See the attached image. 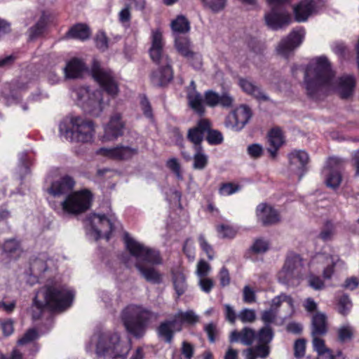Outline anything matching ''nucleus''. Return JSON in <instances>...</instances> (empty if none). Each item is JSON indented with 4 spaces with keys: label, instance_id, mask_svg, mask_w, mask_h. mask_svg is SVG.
I'll return each instance as SVG.
<instances>
[{
    "label": "nucleus",
    "instance_id": "f257e3e1",
    "mask_svg": "<svg viewBox=\"0 0 359 359\" xmlns=\"http://www.w3.org/2000/svg\"><path fill=\"white\" fill-rule=\"evenodd\" d=\"M334 72L327 58L321 56L316 60L314 64L307 65L304 81L307 96L313 100H319L322 88L332 83Z\"/></svg>",
    "mask_w": 359,
    "mask_h": 359
},
{
    "label": "nucleus",
    "instance_id": "f03ea898",
    "mask_svg": "<svg viewBox=\"0 0 359 359\" xmlns=\"http://www.w3.org/2000/svg\"><path fill=\"white\" fill-rule=\"evenodd\" d=\"M154 313L140 305H131L123 310L122 322L126 332L135 339L142 338L154 317Z\"/></svg>",
    "mask_w": 359,
    "mask_h": 359
},
{
    "label": "nucleus",
    "instance_id": "7ed1b4c3",
    "mask_svg": "<svg viewBox=\"0 0 359 359\" xmlns=\"http://www.w3.org/2000/svg\"><path fill=\"white\" fill-rule=\"evenodd\" d=\"M59 129L67 140L75 142H92L95 135L93 121L78 116L71 117L69 121H62Z\"/></svg>",
    "mask_w": 359,
    "mask_h": 359
},
{
    "label": "nucleus",
    "instance_id": "20e7f679",
    "mask_svg": "<svg viewBox=\"0 0 359 359\" xmlns=\"http://www.w3.org/2000/svg\"><path fill=\"white\" fill-rule=\"evenodd\" d=\"M43 290V304L50 311H63L72 303L74 294L64 286L47 285Z\"/></svg>",
    "mask_w": 359,
    "mask_h": 359
},
{
    "label": "nucleus",
    "instance_id": "39448f33",
    "mask_svg": "<svg viewBox=\"0 0 359 359\" xmlns=\"http://www.w3.org/2000/svg\"><path fill=\"white\" fill-rule=\"evenodd\" d=\"M95 353L98 356H108L113 359H124L127 354L123 350L120 335L112 332H105L99 335Z\"/></svg>",
    "mask_w": 359,
    "mask_h": 359
},
{
    "label": "nucleus",
    "instance_id": "423d86ee",
    "mask_svg": "<svg viewBox=\"0 0 359 359\" xmlns=\"http://www.w3.org/2000/svg\"><path fill=\"white\" fill-rule=\"evenodd\" d=\"M93 201V194L87 189L72 192L61 203L62 211L70 215H78L90 209Z\"/></svg>",
    "mask_w": 359,
    "mask_h": 359
},
{
    "label": "nucleus",
    "instance_id": "0eeeda50",
    "mask_svg": "<svg viewBox=\"0 0 359 359\" xmlns=\"http://www.w3.org/2000/svg\"><path fill=\"white\" fill-rule=\"evenodd\" d=\"M123 241L126 250L131 256L135 257L137 260L143 262L160 264L162 259L158 250L144 246L135 239L131 238L128 232L123 234Z\"/></svg>",
    "mask_w": 359,
    "mask_h": 359
},
{
    "label": "nucleus",
    "instance_id": "6e6552de",
    "mask_svg": "<svg viewBox=\"0 0 359 359\" xmlns=\"http://www.w3.org/2000/svg\"><path fill=\"white\" fill-rule=\"evenodd\" d=\"M303 268L302 257L292 252L288 253L281 270L278 273L279 281L287 285H294L295 281L302 278Z\"/></svg>",
    "mask_w": 359,
    "mask_h": 359
},
{
    "label": "nucleus",
    "instance_id": "1a4fd4ad",
    "mask_svg": "<svg viewBox=\"0 0 359 359\" xmlns=\"http://www.w3.org/2000/svg\"><path fill=\"white\" fill-rule=\"evenodd\" d=\"M90 72L94 80L107 95L112 97L118 95L119 93L118 83L111 69L102 68L100 62L94 60Z\"/></svg>",
    "mask_w": 359,
    "mask_h": 359
},
{
    "label": "nucleus",
    "instance_id": "9d476101",
    "mask_svg": "<svg viewBox=\"0 0 359 359\" xmlns=\"http://www.w3.org/2000/svg\"><path fill=\"white\" fill-rule=\"evenodd\" d=\"M174 46L179 55L186 58L193 68L198 69L202 67V57L193 50V44L189 36H175Z\"/></svg>",
    "mask_w": 359,
    "mask_h": 359
},
{
    "label": "nucleus",
    "instance_id": "9b49d317",
    "mask_svg": "<svg viewBox=\"0 0 359 359\" xmlns=\"http://www.w3.org/2000/svg\"><path fill=\"white\" fill-rule=\"evenodd\" d=\"M270 10L264 15L266 26L273 31L287 27L292 22V15L286 7L269 6Z\"/></svg>",
    "mask_w": 359,
    "mask_h": 359
},
{
    "label": "nucleus",
    "instance_id": "f8f14e48",
    "mask_svg": "<svg viewBox=\"0 0 359 359\" xmlns=\"http://www.w3.org/2000/svg\"><path fill=\"white\" fill-rule=\"evenodd\" d=\"M252 116V111L247 104H241L226 118V124L236 131L241 130Z\"/></svg>",
    "mask_w": 359,
    "mask_h": 359
},
{
    "label": "nucleus",
    "instance_id": "ddd939ff",
    "mask_svg": "<svg viewBox=\"0 0 359 359\" xmlns=\"http://www.w3.org/2000/svg\"><path fill=\"white\" fill-rule=\"evenodd\" d=\"M138 151L137 147L118 145L113 148L101 147L96 154L113 160L128 161L137 155Z\"/></svg>",
    "mask_w": 359,
    "mask_h": 359
},
{
    "label": "nucleus",
    "instance_id": "4468645a",
    "mask_svg": "<svg viewBox=\"0 0 359 359\" xmlns=\"http://www.w3.org/2000/svg\"><path fill=\"white\" fill-rule=\"evenodd\" d=\"M342 165L341 161L337 158H330L328 165L324 170L325 182L327 187L337 189L342 181Z\"/></svg>",
    "mask_w": 359,
    "mask_h": 359
},
{
    "label": "nucleus",
    "instance_id": "2eb2a0df",
    "mask_svg": "<svg viewBox=\"0 0 359 359\" xmlns=\"http://www.w3.org/2000/svg\"><path fill=\"white\" fill-rule=\"evenodd\" d=\"M204 102L205 105L210 108H215L220 106L222 108H231L234 103V98L227 92H224L219 95L218 93L208 90L204 93Z\"/></svg>",
    "mask_w": 359,
    "mask_h": 359
},
{
    "label": "nucleus",
    "instance_id": "dca6fc26",
    "mask_svg": "<svg viewBox=\"0 0 359 359\" xmlns=\"http://www.w3.org/2000/svg\"><path fill=\"white\" fill-rule=\"evenodd\" d=\"M91 228L96 233V240L101 238L104 234V238L109 241L114 230V224L105 215L94 214Z\"/></svg>",
    "mask_w": 359,
    "mask_h": 359
},
{
    "label": "nucleus",
    "instance_id": "f3484780",
    "mask_svg": "<svg viewBox=\"0 0 359 359\" xmlns=\"http://www.w3.org/2000/svg\"><path fill=\"white\" fill-rule=\"evenodd\" d=\"M304 34V29L292 31L286 38L283 39L280 42L277 48L278 53L284 57H287L290 52L300 46L303 41Z\"/></svg>",
    "mask_w": 359,
    "mask_h": 359
},
{
    "label": "nucleus",
    "instance_id": "a211bd4d",
    "mask_svg": "<svg viewBox=\"0 0 359 359\" xmlns=\"http://www.w3.org/2000/svg\"><path fill=\"white\" fill-rule=\"evenodd\" d=\"M124 128L125 123L122 120V115L115 113L104 126L103 138L107 141L116 140L123 135Z\"/></svg>",
    "mask_w": 359,
    "mask_h": 359
},
{
    "label": "nucleus",
    "instance_id": "6ab92c4d",
    "mask_svg": "<svg viewBox=\"0 0 359 359\" xmlns=\"http://www.w3.org/2000/svg\"><path fill=\"white\" fill-rule=\"evenodd\" d=\"M256 216L264 226L276 224L280 221V215L277 210L265 203L257 206Z\"/></svg>",
    "mask_w": 359,
    "mask_h": 359
},
{
    "label": "nucleus",
    "instance_id": "aec40b11",
    "mask_svg": "<svg viewBox=\"0 0 359 359\" xmlns=\"http://www.w3.org/2000/svg\"><path fill=\"white\" fill-rule=\"evenodd\" d=\"M212 126L211 122L208 118H201L196 126L189 129L187 139L194 144V147L202 146L201 143L207 131Z\"/></svg>",
    "mask_w": 359,
    "mask_h": 359
},
{
    "label": "nucleus",
    "instance_id": "412c9836",
    "mask_svg": "<svg viewBox=\"0 0 359 359\" xmlns=\"http://www.w3.org/2000/svg\"><path fill=\"white\" fill-rule=\"evenodd\" d=\"M187 98L189 107L199 116H203L205 108L203 104V97L196 90V85L194 81L190 82L187 90Z\"/></svg>",
    "mask_w": 359,
    "mask_h": 359
},
{
    "label": "nucleus",
    "instance_id": "4be33fe9",
    "mask_svg": "<svg viewBox=\"0 0 359 359\" xmlns=\"http://www.w3.org/2000/svg\"><path fill=\"white\" fill-rule=\"evenodd\" d=\"M164 42L163 34L159 29L152 31L151 46L149 50L151 60L156 65H160L163 57Z\"/></svg>",
    "mask_w": 359,
    "mask_h": 359
},
{
    "label": "nucleus",
    "instance_id": "5701e85b",
    "mask_svg": "<svg viewBox=\"0 0 359 359\" xmlns=\"http://www.w3.org/2000/svg\"><path fill=\"white\" fill-rule=\"evenodd\" d=\"M75 185L74 178L68 175L60 177L52 182L49 192L53 196H60L72 193Z\"/></svg>",
    "mask_w": 359,
    "mask_h": 359
},
{
    "label": "nucleus",
    "instance_id": "b1692460",
    "mask_svg": "<svg viewBox=\"0 0 359 359\" xmlns=\"http://www.w3.org/2000/svg\"><path fill=\"white\" fill-rule=\"evenodd\" d=\"M173 79V70L169 62L165 66L159 67L151 74L152 83L158 87L166 86Z\"/></svg>",
    "mask_w": 359,
    "mask_h": 359
},
{
    "label": "nucleus",
    "instance_id": "393cba45",
    "mask_svg": "<svg viewBox=\"0 0 359 359\" xmlns=\"http://www.w3.org/2000/svg\"><path fill=\"white\" fill-rule=\"evenodd\" d=\"M177 319L165 320L161 322L156 328L158 337L165 343L171 344L175 334L177 331Z\"/></svg>",
    "mask_w": 359,
    "mask_h": 359
},
{
    "label": "nucleus",
    "instance_id": "a878e982",
    "mask_svg": "<svg viewBox=\"0 0 359 359\" xmlns=\"http://www.w3.org/2000/svg\"><path fill=\"white\" fill-rule=\"evenodd\" d=\"M238 86L241 90L248 95L252 96L258 101L267 102L269 97L266 95L262 88L255 85L248 79L241 77L238 79Z\"/></svg>",
    "mask_w": 359,
    "mask_h": 359
},
{
    "label": "nucleus",
    "instance_id": "bb28decb",
    "mask_svg": "<svg viewBox=\"0 0 359 359\" xmlns=\"http://www.w3.org/2000/svg\"><path fill=\"white\" fill-rule=\"evenodd\" d=\"M88 69L86 63L77 57L69 60L64 68V74L67 79H74L81 78Z\"/></svg>",
    "mask_w": 359,
    "mask_h": 359
},
{
    "label": "nucleus",
    "instance_id": "cd10ccee",
    "mask_svg": "<svg viewBox=\"0 0 359 359\" xmlns=\"http://www.w3.org/2000/svg\"><path fill=\"white\" fill-rule=\"evenodd\" d=\"M315 9L316 4L313 0L300 1L293 8L294 20L297 22H306Z\"/></svg>",
    "mask_w": 359,
    "mask_h": 359
},
{
    "label": "nucleus",
    "instance_id": "c85d7f7f",
    "mask_svg": "<svg viewBox=\"0 0 359 359\" xmlns=\"http://www.w3.org/2000/svg\"><path fill=\"white\" fill-rule=\"evenodd\" d=\"M256 339V332L248 327H243L241 331L233 330L229 337L231 343L240 341L245 346H251Z\"/></svg>",
    "mask_w": 359,
    "mask_h": 359
},
{
    "label": "nucleus",
    "instance_id": "c756f323",
    "mask_svg": "<svg viewBox=\"0 0 359 359\" xmlns=\"http://www.w3.org/2000/svg\"><path fill=\"white\" fill-rule=\"evenodd\" d=\"M51 20V15L42 11L38 21L29 29V38L34 39L43 35Z\"/></svg>",
    "mask_w": 359,
    "mask_h": 359
},
{
    "label": "nucleus",
    "instance_id": "7c9ffc66",
    "mask_svg": "<svg viewBox=\"0 0 359 359\" xmlns=\"http://www.w3.org/2000/svg\"><path fill=\"white\" fill-rule=\"evenodd\" d=\"M327 316L325 313L317 312L311 319L312 336H323L327 332Z\"/></svg>",
    "mask_w": 359,
    "mask_h": 359
},
{
    "label": "nucleus",
    "instance_id": "2f4dec72",
    "mask_svg": "<svg viewBox=\"0 0 359 359\" xmlns=\"http://www.w3.org/2000/svg\"><path fill=\"white\" fill-rule=\"evenodd\" d=\"M288 158L290 164H296L299 163L298 169L299 170V180L307 171L306 165L309 163V154L304 151H294L288 155Z\"/></svg>",
    "mask_w": 359,
    "mask_h": 359
},
{
    "label": "nucleus",
    "instance_id": "473e14b6",
    "mask_svg": "<svg viewBox=\"0 0 359 359\" xmlns=\"http://www.w3.org/2000/svg\"><path fill=\"white\" fill-rule=\"evenodd\" d=\"M355 80L353 76H341L339 79V93L341 99H348L353 95Z\"/></svg>",
    "mask_w": 359,
    "mask_h": 359
},
{
    "label": "nucleus",
    "instance_id": "72a5a7b5",
    "mask_svg": "<svg viewBox=\"0 0 359 359\" xmlns=\"http://www.w3.org/2000/svg\"><path fill=\"white\" fill-rule=\"evenodd\" d=\"M135 266L147 282L153 284H160L162 282V275L154 268L146 267L140 262H137Z\"/></svg>",
    "mask_w": 359,
    "mask_h": 359
},
{
    "label": "nucleus",
    "instance_id": "f704fd0d",
    "mask_svg": "<svg viewBox=\"0 0 359 359\" xmlns=\"http://www.w3.org/2000/svg\"><path fill=\"white\" fill-rule=\"evenodd\" d=\"M89 27L83 23H77L72 26L65 34V38L85 41L90 36Z\"/></svg>",
    "mask_w": 359,
    "mask_h": 359
},
{
    "label": "nucleus",
    "instance_id": "c9c22d12",
    "mask_svg": "<svg viewBox=\"0 0 359 359\" xmlns=\"http://www.w3.org/2000/svg\"><path fill=\"white\" fill-rule=\"evenodd\" d=\"M2 248L4 253L10 259H16L22 253L20 243L15 238L5 241Z\"/></svg>",
    "mask_w": 359,
    "mask_h": 359
},
{
    "label": "nucleus",
    "instance_id": "e433bc0d",
    "mask_svg": "<svg viewBox=\"0 0 359 359\" xmlns=\"http://www.w3.org/2000/svg\"><path fill=\"white\" fill-rule=\"evenodd\" d=\"M173 319H177V331H182L184 324L195 325L199 320L198 316L191 310L185 312L180 311L174 316Z\"/></svg>",
    "mask_w": 359,
    "mask_h": 359
},
{
    "label": "nucleus",
    "instance_id": "4c0bfd02",
    "mask_svg": "<svg viewBox=\"0 0 359 359\" xmlns=\"http://www.w3.org/2000/svg\"><path fill=\"white\" fill-rule=\"evenodd\" d=\"M170 26L174 36L180 35V34H186L190 30V22L187 18L182 15H177L176 18L171 22Z\"/></svg>",
    "mask_w": 359,
    "mask_h": 359
},
{
    "label": "nucleus",
    "instance_id": "58836bf2",
    "mask_svg": "<svg viewBox=\"0 0 359 359\" xmlns=\"http://www.w3.org/2000/svg\"><path fill=\"white\" fill-rule=\"evenodd\" d=\"M268 142L271 147L280 148L285 143V137L280 127H274L268 133Z\"/></svg>",
    "mask_w": 359,
    "mask_h": 359
},
{
    "label": "nucleus",
    "instance_id": "ea45409f",
    "mask_svg": "<svg viewBox=\"0 0 359 359\" xmlns=\"http://www.w3.org/2000/svg\"><path fill=\"white\" fill-rule=\"evenodd\" d=\"M193 168L195 170H203L208 164V156L203 152L202 146L194 147Z\"/></svg>",
    "mask_w": 359,
    "mask_h": 359
},
{
    "label": "nucleus",
    "instance_id": "a19ab883",
    "mask_svg": "<svg viewBox=\"0 0 359 359\" xmlns=\"http://www.w3.org/2000/svg\"><path fill=\"white\" fill-rule=\"evenodd\" d=\"M274 337L273 329L269 325H265L258 332H256V339L258 344H268L272 341Z\"/></svg>",
    "mask_w": 359,
    "mask_h": 359
},
{
    "label": "nucleus",
    "instance_id": "79ce46f5",
    "mask_svg": "<svg viewBox=\"0 0 359 359\" xmlns=\"http://www.w3.org/2000/svg\"><path fill=\"white\" fill-rule=\"evenodd\" d=\"M337 310L338 312L346 316L350 312L352 308V302L347 294H342L337 298Z\"/></svg>",
    "mask_w": 359,
    "mask_h": 359
},
{
    "label": "nucleus",
    "instance_id": "37998d69",
    "mask_svg": "<svg viewBox=\"0 0 359 359\" xmlns=\"http://www.w3.org/2000/svg\"><path fill=\"white\" fill-rule=\"evenodd\" d=\"M173 286L177 294V299L183 295L187 288L186 278L183 274H178L173 277Z\"/></svg>",
    "mask_w": 359,
    "mask_h": 359
},
{
    "label": "nucleus",
    "instance_id": "c03bdc74",
    "mask_svg": "<svg viewBox=\"0 0 359 359\" xmlns=\"http://www.w3.org/2000/svg\"><path fill=\"white\" fill-rule=\"evenodd\" d=\"M283 302H286L291 309H294V301L292 297L290 295L283 293L275 297L272 299L271 309L276 312V311L280 306Z\"/></svg>",
    "mask_w": 359,
    "mask_h": 359
},
{
    "label": "nucleus",
    "instance_id": "a18cd8bd",
    "mask_svg": "<svg viewBox=\"0 0 359 359\" xmlns=\"http://www.w3.org/2000/svg\"><path fill=\"white\" fill-rule=\"evenodd\" d=\"M216 230L222 238L232 239L238 233V230L235 227L225 224L217 225Z\"/></svg>",
    "mask_w": 359,
    "mask_h": 359
},
{
    "label": "nucleus",
    "instance_id": "49530a36",
    "mask_svg": "<svg viewBox=\"0 0 359 359\" xmlns=\"http://www.w3.org/2000/svg\"><path fill=\"white\" fill-rule=\"evenodd\" d=\"M140 104L141 109L142 111L143 115L147 118L148 119L153 121L154 120V114L151 104L145 94H142L140 95Z\"/></svg>",
    "mask_w": 359,
    "mask_h": 359
},
{
    "label": "nucleus",
    "instance_id": "de8ad7c7",
    "mask_svg": "<svg viewBox=\"0 0 359 359\" xmlns=\"http://www.w3.org/2000/svg\"><path fill=\"white\" fill-rule=\"evenodd\" d=\"M270 243L269 241L262 238H257L250 247L251 251L255 254H262L267 252L269 249Z\"/></svg>",
    "mask_w": 359,
    "mask_h": 359
},
{
    "label": "nucleus",
    "instance_id": "09e8293b",
    "mask_svg": "<svg viewBox=\"0 0 359 359\" xmlns=\"http://www.w3.org/2000/svg\"><path fill=\"white\" fill-rule=\"evenodd\" d=\"M205 140L210 145H218L222 143L224 138L221 132L210 127L206 133Z\"/></svg>",
    "mask_w": 359,
    "mask_h": 359
},
{
    "label": "nucleus",
    "instance_id": "8fccbe9b",
    "mask_svg": "<svg viewBox=\"0 0 359 359\" xmlns=\"http://www.w3.org/2000/svg\"><path fill=\"white\" fill-rule=\"evenodd\" d=\"M337 337L338 341L342 344L351 341L353 337V329L348 325L339 327L337 331Z\"/></svg>",
    "mask_w": 359,
    "mask_h": 359
},
{
    "label": "nucleus",
    "instance_id": "3c124183",
    "mask_svg": "<svg viewBox=\"0 0 359 359\" xmlns=\"http://www.w3.org/2000/svg\"><path fill=\"white\" fill-rule=\"evenodd\" d=\"M205 7L210 8L214 13L222 11L226 4V0H201Z\"/></svg>",
    "mask_w": 359,
    "mask_h": 359
},
{
    "label": "nucleus",
    "instance_id": "603ef678",
    "mask_svg": "<svg viewBox=\"0 0 359 359\" xmlns=\"http://www.w3.org/2000/svg\"><path fill=\"white\" fill-rule=\"evenodd\" d=\"M198 243L201 250L206 254L209 260H212L215 257V251L212 246L208 243L204 235L198 236Z\"/></svg>",
    "mask_w": 359,
    "mask_h": 359
},
{
    "label": "nucleus",
    "instance_id": "864d4df0",
    "mask_svg": "<svg viewBox=\"0 0 359 359\" xmlns=\"http://www.w3.org/2000/svg\"><path fill=\"white\" fill-rule=\"evenodd\" d=\"M319 337L320 336H313V348L318 353V357L325 355L326 352H330V348L326 347L325 341Z\"/></svg>",
    "mask_w": 359,
    "mask_h": 359
},
{
    "label": "nucleus",
    "instance_id": "5fc2aeb1",
    "mask_svg": "<svg viewBox=\"0 0 359 359\" xmlns=\"http://www.w3.org/2000/svg\"><path fill=\"white\" fill-rule=\"evenodd\" d=\"M34 309H32V316L33 320H39L41 318L42 313L45 309H47L46 306L35 297L33 299Z\"/></svg>",
    "mask_w": 359,
    "mask_h": 359
},
{
    "label": "nucleus",
    "instance_id": "6e6d98bb",
    "mask_svg": "<svg viewBox=\"0 0 359 359\" xmlns=\"http://www.w3.org/2000/svg\"><path fill=\"white\" fill-rule=\"evenodd\" d=\"M247 153L251 158L258 159L263 156L264 149L260 144L254 143L248 146Z\"/></svg>",
    "mask_w": 359,
    "mask_h": 359
},
{
    "label": "nucleus",
    "instance_id": "4d7b16f0",
    "mask_svg": "<svg viewBox=\"0 0 359 359\" xmlns=\"http://www.w3.org/2000/svg\"><path fill=\"white\" fill-rule=\"evenodd\" d=\"M306 340L303 338L298 339L294 344V355L296 358H302L305 355Z\"/></svg>",
    "mask_w": 359,
    "mask_h": 359
},
{
    "label": "nucleus",
    "instance_id": "13d9d810",
    "mask_svg": "<svg viewBox=\"0 0 359 359\" xmlns=\"http://www.w3.org/2000/svg\"><path fill=\"white\" fill-rule=\"evenodd\" d=\"M166 166L175 175L178 180H182L181 166L177 159L171 158L166 162Z\"/></svg>",
    "mask_w": 359,
    "mask_h": 359
},
{
    "label": "nucleus",
    "instance_id": "bf43d9fd",
    "mask_svg": "<svg viewBox=\"0 0 359 359\" xmlns=\"http://www.w3.org/2000/svg\"><path fill=\"white\" fill-rule=\"evenodd\" d=\"M239 186L231 182L222 183L219 189L220 195L229 196L239 190Z\"/></svg>",
    "mask_w": 359,
    "mask_h": 359
},
{
    "label": "nucleus",
    "instance_id": "052dcab7",
    "mask_svg": "<svg viewBox=\"0 0 359 359\" xmlns=\"http://www.w3.org/2000/svg\"><path fill=\"white\" fill-rule=\"evenodd\" d=\"M96 47L102 51H104L108 48L109 39L104 32H100L97 34L95 39Z\"/></svg>",
    "mask_w": 359,
    "mask_h": 359
},
{
    "label": "nucleus",
    "instance_id": "680f3d73",
    "mask_svg": "<svg viewBox=\"0 0 359 359\" xmlns=\"http://www.w3.org/2000/svg\"><path fill=\"white\" fill-rule=\"evenodd\" d=\"M211 270L210 265L204 259H200L197 264L196 273L198 277H207Z\"/></svg>",
    "mask_w": 359,
    "mask_h": 359
},
{
    "label": "nucleus",
    "instance_id": "e2e57ef3",
    "mask_svg": "<svg viewBox=\"0 0 359 359\" xmlns=\"http://www.w3.org/2000/svg\"><path fill=\"white\" fill-rule=\"evenodd\" d=\"M37 332L34 329H29L24 335L18 340V345H25L32 342L37 337Z\"/></svg>",
    "mask_w": 359,
    "mask_h": 359
},
{
    "label": "nucleus",
    "instance_id": "0e129e2a",
    "mask_svg": "<svg viewBox=\"0 0 359 359\" xmlns=\"http://www.w3.org/2000/svg\"><path fill=\"white\" fill-rule=\"evenodd\" d=\"M198 285L203 292L208 294L212 291L215 282L212 278L203 277L200 278Z\"/></svg>",
    "mask_w": 359,
    "mask_h": 359
},
{
    "label": "nucleus",
    "instance_id": "69168bd1",
    "mask_svg": "<svg viewBox=\"0 0 359 359\" xmlns=\"http://www.w3.org/2000/svg\"><path fill=\"white\" fill-rule=\"evenodd\" d=\"M238 318L243 323H252L255 320L256 315L254 310L244 309L240 312Z\"/></svg>",
    "mask_w": 359,
    "mask_h": 359
},
{
    "label": "nucleus",
    "instance_id": "338daca9",
    "mask_svg": "<svg viewBox=\"0 0 359 359\" xmlns=\"http://www.w3.org/2000/svg\"><path fill=\"white\" fill-rule=\"evenodd\" d=\"M89 105H92L93 108L88 110V113L93 116H98L102 111V101L101 99L90 101L89 100Z\"/></svg>",
    "mask_w": 359,
    "mask_h": 359
},
{
    "label": "nucleus",
    "instance_id": "774afa93",
    "mask_svg": "<svg viewBox=\"0 0 359 359\" xmlns=\"http://www.w3.org/2000/svg\"><path fill=\"white\" fill-rule=\"evenodd\" d=\"M191 238H188L184 242L182 251L189 261H193L195 258V249L191 243Z\"/></svg>",
    "mask_w": 359,
    "mask_h": 359
}]
</instances>
